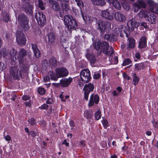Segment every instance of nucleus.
<instances>
[{"label":"nucleus","mask_w":158,"mask_h":158,"mask_svg":"<svg viewBox=\"0 0 158 158\" xmlns=\"http://www.w3.org/2000/svg\"><path fill=\"white\" fill-rule=\"evenodd\" d=\"M95 48L97 51H100L107 56H111L114 53L113 48L109 46V44L104 41H98L94 44Z\"/></svg>","instance_id":"nucleus-1"},{"label":"nucleus","mask_w":158,"mask_h":158,"mask_svg":"<svg viewBox=\"0 0 158 158\" xmlns=\"http://www.w3.org/2000/svg\"><path fill=\"white\" fill-rule=\"evenodd\" d=\"M96 25L101 35H103L105 32H109L111 30L110 23L107 21L99 19L97 21Z\"/></svg>","instance_id":"nucleus-2"},{"label":"nucleus","mask_w":158,"mask_h":158,"mask_svg":"<svg viewBox=\"0 0 158 158\" xmlns=\"http://www.w3.org/2000/svg\"><path fill=\"white\" fill-rule=\"evenodd\" d=\"M17 20L24 31H26L29 29L30 27L28 25L29 19L25 14L22 13L19 15L17 18Z\"/></svg>","instance_id":"nucleus-3"},{"label":"nucleus","mask_w":158,"mask_h":158,"mask_svg":"<svg viewBox=\"0 0 158 158\" xmlns=\"http://www.w3.org/2000/svg\"><path fill=\"white\" fill-rule=\"evenodd\" d=\"M127 26L129 30H124L123 33L120 34L121 37H123L125 35L126 37H128L130 35V31H133L135 27L137 28L138 27V23L135 22V19L133 18L128 22Z\"/></svg>","instance_id":"nucleus-4"},{"label":"nucleus","mask_w":158,"mask_h":158,"mask_svg":"<svg viewBox=\"0 0 158 158\" xmlns=\"http://www.w3.org/2000/svg\"><path fill=\"white\" fill-rule=\"evenodd\" d=\"M64 23L69 30L75 29L77 26V23L76 20L72 16L68 15L64 17Z\"/></svg>","instance_id":"nucleus-5"},{"label":"nucleus","mask_w":158,"mask_h":158,"mask_svg":"<svg viewBox=\"0 0 158 158\" xmlns=\"http://www.w3.org/2000/svg\"><path fill=\"white\" fill-rule=\"evenodd\" d=\"M16 36V41L20 46H23L26 44V39L22 31H17Z\"/></svg>","instance_id":"nucleus-6"},{"label":"nucleus","mask_w":158,"mask_h":158,"mask_svg":"<svg viewBox=\"0 0 158 158\" xmlns=\"http://www.w3.org/2000/svg\"><path fill=\"white\" fill-rule=\"evenodd\" d=\"M81 80L84 83L89 81L91 78L90 73L88 69H86L81 71L80 73Z\"/></svg>","instance_id":"nucleus-7"},{"label":"nucleus","mask_w":158,"mask_h":158,"mask_svg":"<svg viewBox=\"0 0 158 158\" xmlns=\"http://www.w3.org/2000/svg\"><path fill=\"white\" fill-rule=\"evenodd\" d=\"M19 55L17 57L19 63L20 64H22L24 61V57L26 56L27 55L28 57L31 58V52L27 53V51L23 48L20 49L19 52Z\"/></svg>","instance_id":"nucleus-8"},{"label":"nucleus","mask_w":158,"mask_h":158,"mask_svg":"<svg viewBox=\"0 0 158 158\" xmlns=\"http://www.w3.org/2000/svg\"><path fill=\"white\" fill-rule=\"evenodd\" d=\"M10 73L15 79L18 80L22 77L21 71L17 67L13 66L11 67L10 69Z\"/></svg>","instance_id":"nucleus-9"},{"label":"nucleus","mask_w":158,"mask_h":158,"mask_svg":"<svg viewBox=\"0 0 158 158\" xmlns=\"http://www.w3.org/2000/svg\"><path fill=\"white\" fill-rule=\"evenodd\" d=\"M38 24L40 26L44 25L46 23V19L45 15L42 13L39 12L35 15Z\"/></svg>","instance_id":"nucleus-10"},{"label":"nucleus","mask_w":158,"mask_h":158,"mask_svg":"<svg viewBox=\"0 0 158 158\" xmlns=\"http://www.w3.org/2000/svg\"><path fill=\"white\" fill-rule=\"evenodd\" d=\"M94 86L93 83H90L86 84L83 89L84 91V98L87 101L88 99V96L90 92L93 91Z\"/></svg>","instance_id":"nucleus-11"},{"label":"nucleus","mask_w":158,"mask_h":158,"mask_svg":"<svg viewBox=\"0 0 158 158\" xmlns=\"http://www.w3.org/2000/svg\"><path fill=\"white\" fill-rule=\"evenodd\" d=\"M55 73L59 78L63 77L69 74L68 70L65 68H57L55 69Z\"/></svg>","instance_id":"nucleus-12"},{"label":"nucleus","mask_w":158,"mask_h":158,"mask_svg":"<svg viewBox=\"0 0 158 158\" xmlns=\"http://www.w3.org/2000/svg\"><path fill=\"white\" fill-rule=\"evenodd\" d=\"M85 56L92 67H94V64L98 62L96 56L93 53L87 52L85 55Z\"/></svg>","instance_id":"nucleus-13"},{"label":"nucleus","mask_w":158,"mask_h":158,"mask_svg":"<svg viewBox=\"0 0 158 158\" xmlns=\"http://www.w3.org/2000/svg\"><path fill=\"white\" fill-rule=\"evenodd\" d=\"M23 10L28 14L31 15L33 13V6L27 1L23 2Z\"/></svg>","instance_id":"nucleus-14"},{"label":"nucleus","mask_w":158,"mask_h":158,"mask_svg":"<svg viewBox=\"0 0 158 158\" xmlns=\"http://www.w3.org/2000/svg\"><path fill=\"white\" fill-rule=\"evenodd\" d=\"M142 13L143 14L146 19L151 23H155L156 17L153 14H150L147 11H143Z\"/></svg>","instance_id":"nucleus-15"},{"label":"nucleus","mask_w":158,"mask_h":158,"mask_svg":"<svg viewBox=\"0 0 158 158\" xmlns=\"http://www.w3.org/2000/svg\"><path fill=\"white\" fill-rule=\"evenodd\" d=\"M99 101V98L97 94H92L90 96L88 106L90 107L93 106L94 103L98 104Z\"/></svg>","instance_id":"nucleus-16"},{"label":"nucleus","mask_w":158,"mask_h":158,"mask_svg":"<svg viewBox=\"0 0 158 158\" xmlns=\"http://www.w3.org/2000/svg\"><path fill=\"white\" fill-rule=\"evenodd\" d=\"M101 15L103 18L108 20H111L113 19V14L109 11L108 9L102 10Z\"/></svg>","instance_id":"nucleus-17"},{"label":"nucleus","mask_w":158,"mask_h":158,"mask_svg":"<svg viewBox=\"0 0 158 158\" xmlns=\"http://www.w3.org/2000/svg\"><path fill=\"white\" fill-rule=\"evenodd\" d=\"M48 2L51 8L54 11H57L60 9L59 3L53 0H48Z\"/></svg>","instance_id":"nucleus-18"},{"label":"nucleus","mask_w":158,"mask_h":158,"mask_svg":"<svg viewBox=\"0 0 158 158\" xmlns=\"http://www.w3.org/2000/svg\"><path fill=\"white\" fill-rule=\"evenodd\" d=\"M73 81L71 77L68 78H62L60 81V86L62 87H67L69 86Z\"/></svg>","instance_id":"nucleus-19"},{"label":"nucleus","mask_w":158,"mask_h":158,"mask_svg":"<svg viewBox=\"0 0 158 158\" xmlns=\"http://www.w3.org/2000/svg\"><path fill=\"white\" fill-rule=\"evenodd\" d=\"M114 17L116 20L120 22H124L126 20L125 16L119 12L114 13Z\"/></svg>","instance_id":"nucleus-20"},{"label":"nucleus","mask_w":158,"mask_h":158,"mask_svg":"<svg viewBox=\"0 0 158 158\" xmlns=\"http://www.w3.org/2000/svg\"><path fill=\"white\" fill-rule=\"evenodd\" d=\"M49 62L51 67L53 68H55L59 65L60 63L54 56H52L49 59Z\"/></svg>","instance_id":"nucleus-21"},{"label":"nucleus","mask_w":158,"mask_h":158,"mask_svg":"<svg viewBox=\"0 0 158 158\" xmlns=\"http://www.w3.org/2000/svg\"><path fill=\"white\" fill-rule=\"evenodd\" d=\"M105 40L109 41L110 42H113L116 40V37L115 35L111 34H106L103 36Z\"/></svg>","instance_id":"nucleus-22"},{"label":"nucleus","mask_w":158,"mask_h":158,"mask_svg":"<svg viewBox=\"0 0 158 158\" xmlns=\"http://www.w3.org/2000/svg\"><path fill=\"white\" fill-rule=\"evenodd\" d=\"M32 48L34 53V56L37 58H39L40 55V53L37 46L35 44H31Z\"/></svg>","instance_id":"nucleus-23"},{"label":"nucleus","mask_w":158,"mask_h":158,"mask_svg":"<svg viewBox=\"0 0 158 158\" xmlns=\"http://www.w3.org/2000/svg\"><path fill=\"white\" fill-rule=\"evenodd\" d=\"M110 4H112L114 7L118 10H120L121 6L119 2L117 0H107Z\"/></svg>","instance_id":"nucleus-24"},{"label":"nucleus","mask_w":158,"mask_h":158,"mask_svg":"<svg viewBox=\"0 0 158 158\" xmlns=\"http://www.w3.org/2000/svg\"><path fill=\"white\" fill-rule=\"evenodd\" d=\"M147 46V39L144 36L141 37L139 43L138 47L140 48H145Z\"/></svg>","instance_id":"nucleus-25"},{"label":"nucleus","mask_w":158,"mask_h":158,"mask_svg":"<svg viewBox=\"0 0 158 158\" xmlns=\"http://www.w3.org/2000/svg\"><path fill=\"white\" fill-rule=\"evenodd\" d=\"M48 39V41L49 44H53L54 42L55 39V35L53 32H49L47 35Z\"/></svg>","instance_id":"nucleus-26"},{"label":"nucleus","mask_w":158,"mask_h":158,"mask_svg":"<svg viewBox=\"0 0 158 158\" xmlns=\"http://www.w3.org/2000/svg\"><path fill=\"white\" fill-rule=\"evenodd\" d=\"M135 7L138 9L141 8H145L146 7V4L143 1L141 0H138L135 3Z\"/></svg>","instance_id":"nucleus-27"},{"label":"nucleus","mask_w":158,"mask_h":158,"mask_svg":"<svg viewBox=\"0 0 158 158\" xmlns=\"http://www.w3.org/2000/svg\"><path fill=\"white\" fill-rule=\"evenodd\" d=\"M48 76L50 77V78L52 80L56 81L57 80L58 78H59V77L57 76L56 73H55L52 71H49L48 73Z\"/></svg>","instance_id":"nucleus-28"},{"label":"nucleus","mask_w":158,"mask_h":158,"mask_svg":"<svg viewBox=\"0 0 158 158\" xmlns=\"http://www.w3.org/2000/svg\"><path fill=\"white\" fill-rule=\"evenodd\" d=\"M92 3L95 5L102 6L106 4L105 0H91Z\"/></svg>","instance_id":"nucleus-29"},{"label":"nucleus","mask_w":158,"mask_h":158,"mask_svg":"<svg viewBox=\"0 0 158 158\" xmlns=\"http://www.w3.org/2000/svg\"><path fill=\"white\" fill-rule=\"evenodd\" d=\"M129 42L128 48H133L135 46V40L133 38H129L128 39Z\"/></svg>","instance_id":"nucleus-30"},{"label":"nucleus","mask_w":158,"mask_h":158,"mask_svg":"<svg viewBox=\"0 0 158 158\" xmlns=\"http://www.w3.org/2000/svg\"><path fill=\"white\" fill-rule=\"evenodd\" d=\"M2 19L4 22H7L9 20V15L6 12H2L1 13Z\"/></svg>","instance_id":"nucleus-31"},{"label":"nucleus","mask_w":158,"mask_h":158,"mask_svg":"<svg viewBox=\"0 0 158 158\" xmlns=\"http://www.w3.org/2000/svg\"><path fill=\"white\" fill-rule=\"evenodd\" d=\"M84 116L87 119L91 118L93 116V112L91 110L86 111L84 114Z\"/></svg>","instance_id":"nucleus-32"},{"label":"nucleus","mask_w":158,"mask_h":158,"mask_svg":"<svg viewBox=\"0 0 158 158\" xmlns=\"http://www.w3.org/2000/svg\"><path fill=\"white\" fill-rule=\"evenodd\" d=\"M17 51L14 49L12 48L10 51V55L12 61H14V57L16 55Z\"/></svg>","instance_id":"nucleus-33"},{"label":"nucleus","mask_w":158,"mask_h":158,"mask_svg":"<svg viewBox=\"0 0 158 158\" xmlns=\"http://www.w3.org/2000/svg\"><path fill=\"white\" fill-rule=\"evenodd\" d=\"M133 82L134 85H137L139 81V78L137 77L135 73H134L133 75Z\"/></svg>","instance_id":"nucleus-34"},{"label":"nucleus","mask_w":158,"mask_h":158,"mask_svg":"<svg viewBox=\"0 0 158 158\" xmlns=\"http://www.w3.org/2000/svg\"><path fill=\"white\" fill-rule=\"evenodd\" d=\"M8 55V53L6 52V48H2L0 51V58L3 56V57H5L7 56Z\"/></svg>","instance_id":"nucleus-35"},{"label":"nucleus","mask_w":158,"mask_h":158,"mask_svg":"<svg viewBox=\"0 0 158 158\" xmlns=\"http://www.w3.org/2000/svg\"><path fill=\"white\" fill-rule=\"evenodd\" d=\"M61 6L62 8V10H64L66 11H67L70 9L69 5L67 4L62 3L61 4Z\"/></svg>","instance_id":"nucleus-36"},{"label":"nucleus","mask_w":158,"mask_h":158,"mask_svg":"<svg viewBox=\"0 0 158 158\" xmlns=\"http://www.w3.org/2000/svg\"><path fill=\"white\" fill-rule=\"evenodd\" d=\"M135 68L137 70H140L143 69L144 66L143 63L136 64L135 65Z\"/></svg>","instance_id":"nucleus-37"},{"label":"nucleus","mask_w":158,"mask_h":158,"mask_svg":"<svg viewBox=\"0 0 158 158\" xmlns=\"http://www.w3.org/2000/svg\"><path fill=\"white\" fill-rule=\"evenodd\" d=\"M150 11L155 14H158V5L157 4L153 8L150 9Z\"/></svg>","instance_id":"nucleus-38"},{"label":"nucleus","mask_w":158,"mask_h":158,"mask_svg":"<svg viewBox=\"0 0 158 158\" xmlns=\"http://www.w3.org/2000/svg\"><path fill=\"white\" fill-rule=\"evenodd\" d=\"M131 61L128 58L125 59L123 62V66H125L129 64H130V65H131Z\"/></svg>","instance_id":"nucleus-39"},{"label":"nucleus","mask_w":158,"mask_h":158,"mask_svg":"<svg viewBox=\"0 0 158 158\" xmlns=\"http://www.w3.org/2000/svg\"><path fill=\"white\" fill-rule=\"evenodd\" d=\"M147 3L151 7V8H153L156 6V4L152 0H147Z\"/></svg>","instance_id":"nucleus-40"},{"label":"nucleus","mask_w":158,"mask_h":158,"mask_svg":"<svg viewBox=\"0 0 158 158\" xmlns=\"http://www.w3.org/2000/svg\"><path fill=\"white\" fill-rule=\"evenodd\" d=\"M38 4L39 7L42 10H44L45 9L44 4L43 3L42 0H39Z\"/></svg>","instance_id":"nucleus-41"},{"label":"nucleus","mask_w":158,"mask_h":158,"mask_svg":"<svg viewBox=\"0 0 158 158\" xmlns=\"http://www.w3.org/2000/svg\"><path fill=\"white\" fill-rule=\"evenodd\" d=\"M57 11H58V15L61 18H64V17L65 16H64V11L63 10L61 9H60L59 10H58Z\"/></svg>","instance_id":"nucleus-42"},{"label":"nucleus","mask_w":158,"mask_h":158,"mask_svg":"<svg viewBox=\"0 0 158 158\" xmlns=\"http://www.w3.org/2000/svg\"><path fill=\"white\" fill-rule=\"evenodd\" d=\"M38 92L40 95H43L45 94V90L43 88H39L38 89Z\"/></svg>","instance_id":"nucleus-43"},{"label":"nucleus","mask_w":158,"mask_h":158,"mask_svg":"<svg viewBox=\"0 0 158 158\" xmlns=\"http://www.w3.org/2000/svg\"><path fill=\"white\" fill-rule=\"evenodd\" d=\"M27 121L30 123L31 125H34L36 123V120L32 118L29 119Z\"/></svg>","instance_id":"nucleus-44"},{"label":"nucleus","mask_w":158,"mask_h":158,"mask_svg":"<svg viewBox=\"0 0 158 158\" xmlns=\"http://www.w3.org/2000/svg\"><path fill=\"white\" fill-rule=\"evenodd\" d=\"M94 116L96 120H99L101 117V112L98 111H97L95 113Z\"/></svg>","instance_id":"nucleus-45"},{"label":"nucleus","mask_w":158,"mask_h":158,"mask_svg":"<svg viewBox=\"0 0 158 158\" xmlns=\"http://www.w3.org/2000/svg\"><path fill=\"white\" fill-rule=\"evenodd\" d=\"M112 63L114 64H116L118 63V57L115 56L114 57L111 58Z\"/></svg>","instance_id":"nucleus-46"},{"label":"nucleus","mask_w":158,"mask_h":158,"mask_svg":"<svg viewBox=\"0 0 158 158\" xmlns=\"http://www.w3.org/2000/svg\"><path fill=\"white\" fill-rule=\"evenodd\" d=\"M88 21L86 24H89L92 23L94 19V18L91 16H88Z\"/></svg>","instance_id":"nucleus-47"},{"label":"nucleus","mask_w":158,"mask_h":158,"mask_svg":"<svg viewBox=\"0 0 158 158\" xmlns=\"http://www.w3.org/2000/svg\"><path fill=\"white\" fill-rule=\"evenodd\" d=\"M102 123L105 128H106L108 127V122L107 120L103 119L102 121Z\"/></svg>","instance_id":"nucleus-48"},{"label":"nucleus","mask_w":158,"mask_h":158,"mask_svg":"<svg viewBox=\"0 0 158 158\" xmlns=\"http://www.w3.org/2000/svg\"><path fill=\"white\" fill-rule=\"evenodd\" d=\"M77 6L81 7V6L83 5V2L81 0H75Z\"/></svg>","instance_id":"nucleus-49"},{"label":"nucleus","mask_w":158,"mask_h":158,"mask_svg":"<svg viewBox=\"0 0 158 158\" xmlns=\"http://www.w3.org/2000/svg\"><path fill=\"white\" fill-rule=\"evenodd\" d=\"M82 16L84 21L86 23L88 21V16L86 15H85L84 14H82Z\"/></svg>","instance_id":"nucleus-50"},{"label":"nucleus","mask_w":158,"mask_h":158,"mask_svg":"<svg viewBox=\"0 0 158 158\" xmlns=\"http://www.w3.org/2000/svg\"><path fill=\"white\" fill-rule=\"evenodd\" d=\"M48 106L46 104H44L42 105L40 107H39V108H40L41 109L45 110L46 109H48Z\"/></svg>","instance_id":"nucleus-51"},{"label":"nucleus","mask_w":158,"mask_h":158,"mask_svg":"<svg viewBox=\"0 0 158 158\" xmlns=\"http://www.w3.org/2000/svg\"><path fill=\"white\" fill-rule=\"evenodd\" d=\"M53 102V98H48L46 100V103L48 104H51Z\"/></svg>","instance_id":"nucleus-52"},{"label":"nucleus","mask_w":158,"mask_h":158,"mask_svg":"<svg viewBox=\"0 0 158 158\" xmlns=\"http://www.w3.org/2000/svg\"><path fill=\"white\" fill-rule=\"evenodd\" d=\"M100 75L98 73H95L93 77L96 79H98L100 77Z\"/></svg>","instance_id":"nucleus-53"},{"label":"nucleus","mask_w":158,"mask_h":158,"mask_svg":"<svg viewBox=\"0 0 158 158\" xmlns=\"http://www.w3.org/2000/svg\"><path fill=\"white\" fill-rule=\"evenodd\" d=\"M123 7L125 9H126L127 10H128L130 9V6L127 4H123Z\"/></svg>","instance_id":"nucleus-54"},{"label":"nucleus","mask_w":158,"mask_h":158,"mask_svg":"<svg viewBox=\"0 0 158 158\" xmlns=\"http://www.w3.org/2000/svg\"><path fill=\"white\" fill-rule=\"evenodd\" d=\"M124 78L126 79L129 80L130 79V77L127 75V74L125 73H123V74Z\"/></svg>","instance_id":"nucleus-55"},{"label":"nucleus","mask_w":158,"mask_h":158,"mask_svg":"<svg viewBox=\"0 0 158 158\" xmlns=\"http://www.w3.org/2000/svg\"><path fill=\"white\" fill-rule=\"evenodd\" d=\"M28 135H31L33 137H35L36 135V133L35 131H31L28 133Z\"/></svg>","instance_id":"nucleus-56"},{"label":"nucleus","mask_w":158,"mask_h":158,"mask_svg":"<svg viewBox=\"0 0 158 158\" xmlns=\"http://www.w3.org/2000/svg\"><path fill=\"white\" fill-rule=\"evenodd\" d=\"M22 99L24 101H27V100H28L30 99V98L27 95H23L22 97Z\"/></svg>","instance_id":"nucleus-57"},{"label":"nucleus","mask_w":158,"mask_h":158,"mask_svg":"<svg viewBox=\"0 0 158 158\" xmlns=\"http://www.w3.org/2000/svg\"><path fill=\"white\" fill-rule=\"evenodd\" d=\"M11 95V99L13 101H14L15 100L16 98H17L16 95L14 94H12Z\"/></svg>","instance_id":"nucleus-58"},{"label":"nucleus","mask_w":158,"mask_h":158,"mask_svg":"<svg viewBox=\"0 0 158 158\" xmlns=\"http://www.w3.org/2000/svg\"><path fill=\"white\" fill-rule=\"evenodd\" d=\"M44 79L45 82L48 81L50 80L49 77L45 76L44 77Z\"/></svg>","instance_id":"nucleus-59"},{"label":"nucleus","mask_w":158,"mask_h":158,"mask_svg":"<svg viewBox=\"0 0 158 158\" xmlns=\"http://www.w3.org/2000/svg\"><path fill=\"white\" fill-rule=\"evenodd\" d=\"M5 139L7 141H9L11 139L10 137L8 135H7L6 137H5Z\"/></svg>","instance_id":"nucleus-60"},{"label":"nucleus","mask_w":158,"mask_h":158,"mask_svg":"<svg viewBox=\"0 0 158 158\" xmlns=\"http://www.w3.org/2000/svg\"><path fill=\"white\" fill-rule=\"evenodd\" d=\"M69 124L71 127H74V124L73 121L72 120H70L69 122Z\"/></svg>","instance_id":"nucleus-61"},{"label":"nucleus","mask_w":158,"mask_h":158,"mask_svg":"<svg viewBox=\"0 0 158 158\" xmlns=\"http://www.w3.org/2000/svg\"><path fill=\"white\" fill-rule=\"evenodd\" d=\"M62 144H65L66 146H68L69 145V143L67 142L66 139L64 140Z\"/></svg>","instance_id":"nucleus-62"},{"label":"nucleus","mask_w":158,"mask_h":158,"mask_svg":"<svg viewBox=\"0 0 158 158\" xmlns=\"http://www.w3.org/2000/svg\"><path fill=\"white\" fill-rule=\"evenodd\" d=\"M80 144L82 147H84L85 145V141L83 140L81 141Z\"/></svg>","instance_id":"nucleus-63"},{"label":"nucleus","mask_w":158,"mask_h":158,"mask_svg":"<svg viewBox=\"0 0 158 158\" xmlns=\"http://www.w3.org/2000/svg\"><path fill=\"white\" fill-rule=\"evenodd\" d=\"M135 57L137 59H139L140 58V56L139 53L138 52H137L135 54Z\"/></svg>","instance_id":"nucleus-64"}]
</instances>
